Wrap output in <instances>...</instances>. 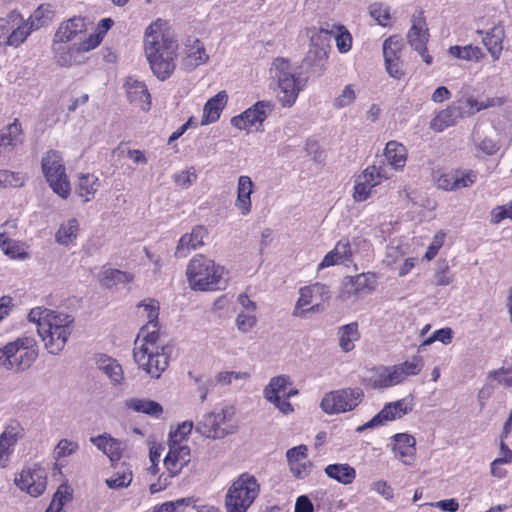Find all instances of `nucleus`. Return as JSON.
<instances>
[{"label":"nucleus","instance_id":"nucleus-1","mask_svg":"<svg viewBox=\"0 0 512 512\" xmlns=\"http://www.w3.org/2000/svg\"><path fill=\"white\" fill-rule=\"evenodd\" d=\"M144 52L154 75L161 81L169 78L175 68L178 43L166 20L158 18L144 34Z\"/></svg>","mask_w":512,"mask_h":512},{"label":"nucleus","instance_id":"nucleus-2","mask_svg":"<svg viewBox=\"0 0 512 512\" xmlns=\"http://www.w3.org/2000/svg\"><path fill=\"white\" fill-rule=\"evenodd\" d=\"M28 320L37 326V333L45 349L52 355L63 351L73 331V317L44 307L32 308Z\"/></svg>","mask_w":512,"mask_h":512},{"label":"nucleus","instance_id":"nucleus-3","mask_svg":"<svg viewBox=\"0 0 512 512\" xmlns=\"http://www.w3.org/2000/svg\"><path fill=\"white\" fill-rule=\"evenodd\" d=\"M133 357L139 368L153 378H159L169 365L170 348L161 341L159 330L140 329Z\"/></svg>","mask_w":512,"mask_h":512},{"label":"nucleus","instance_id":"nucleus-4","mask_svg":"<svg viewBox=\"0 0 512 512\" xmlns=\"http://www.w3.org/2000/svg\"><path fill=\"white\" fill-rule=\"evenodd\" d=\"M271 84L283 107H292L306 82L297 76L296 68L284 58H276L270 68Z\"/></svg>","mask_w":512,"mask_h":512},{"label":"nucleus","instance_id":"nucleus-5","mask_svg":"<svg viewBox=\"0 0 512 512\" xmlns=\"http://www.w3.org/2000/svg\"><path fill=\"white\" fill-rule=\"evenodd\" d=\"M224 268L212 259L198 254L193 257L186 269L190 287L193 290L208 291L225 288Z\"/></svg>","mask_w":512,"mask_h":512},{"label":"nucleus","instance_id":"nucleus-6","mask_svg":"<svg viewBox=\"0 0 512 512\" xmlns=\"http://www.w3.org/2000/svg\"><path fill=\"white\" fill-rule=\"evenodd\" d=\"M37 343L33 337L23 336L0 348V366L6 370L22 372L37 359Z\"/></svg>","mask_w":512,"mask_h":512},{"label":"nucleus","instance_id":"nucleus-7","mask_svg":"<svg viewBox=\"0 0 512 512\" xmlns=\"http://www.w3.org/2000/svg\"><path fill=\"white\" fill-rule=\"evenodd\" d=\"M260 485L256 478L248 473L241 474L229 487L225 496L227 512H247L258 497Z\"/></svg>","mask_w":512,"mask_h":512},{"label":"nucleus","instance_id":"nucleus-8","mask_svg":"<svg viewBox=\"0 0 512 512\" xmlns=\"http://www.w3.org/2000/svg\"><path fill=\"white\" fill-rule=\"evenodd\" d=\"M235 414L231 406L216 407L197 422L195 430L203 437L217 440L233 434L237 426L232 423Z\"/></svg>","mask_w":512,"mask_h":512},{"label":"nucleus","instance_id":"nucleus-9","mask_svg":"<svg viewBox=\"0 0 512 512\" xmlns=\"http://www.w3.org/2000/svg\"><path fill=\"white\" fill-rule=\"evenodd\" d=\"M42 171L52 190L62 198H67L71 188L62 155L55 150L48 151L42 158Z\"/></svg>","mask_w":512,"mask_h":512},{"label":"nucleus","instance_id":"nucleus-10","mask_svg":"<svg viewBox=\"0 0 512 512\" xmlns=\"http://www.w3.org/2000/svg\"><path fill=\"white\" fill-rule=\"evenodd\" d=\"M361 388H344L326 393L320 403L327 414H339L354 410L363 400Z\"/></svg>","mask_w":512,"mask_h":512},{"label":"nucleus","instance_id":"nucleus-11","mask_svg":"<svg viewBox=\"0 0 512 512\" xmlns=\"http://www.w3.org/2000/svg\"><path fill=\"white\" fill-rule=\"evenodd\" d=\"M391 177L392 174L384 164L367 167L355 181L353 192L354 200L357 202L367 200L371 196L374 187L380 185Z\"/></svg>","mask_w":512,"mask_h":512},{"label":"nucleus","instance_id":"nucleus-12","mask_svg":"<svg viewBox=\"0 0 512 512\" xmlns=\"http://www.w3.org/2000/svg\"><path fill=\"white\" fill-rule=\"evenodd\" d=\"M329 293L328 286L321 283H315L301 288L293 315L303 318L309 312L320 311L321 303L329 298Z\"/></svg>","mask_w":512,"mask_h":512},{"label":"nucleus","instance_id":"nucleus-13","mask_svg":"<svg viewBox=\"0 0 512 512\" xmlns=\"http://www.w3.org/2000/svg\"><path fill=\"white\" fill-rule=\"evenodd\" d=\"M413 400L410 398H402L400 400L390 402L368 422L357 427V432H362L366 429L384 426L389 422L395 421L407 415L413 409Z\"/></svg>","mask_w":512,"mask_h":512},{"label":"nucleus","instance_id":"nucleus-14","mask_svg":"<svg viewBox=\"0 0 512 512\" xmlns=\"http://www.w3.org/2000/svg\"><path fill=\"white\" fill-rule=\"evenodd\" d=\"M274 105L270 101H258L241 114L231 119V124L239 129L250 131L254 128L256 131L262 130L265 119L271 114Z\"/></svg>","mask_w":512,"mask_h":512},{"label":"nucleus","instance_id":"nucleus-15","mask_svg":"<svg viewBox=\"0 0 512 512\" xmlns=\"http://www.w3.org/2000/svg\"><path fill=\"white\" fill-rule=\"evenodd\" d=\"M15 485L32 497L42 495L47 487V473L39 465L24 467L15 477Z\"/></svg>","mask_w":512,"mask_h":512},{"label":"nucleus","instance_id":"nucleus-16","mask_svg":"<svg viewBox=\"0 0 512 512\" xmlns=\"http://www.w3.org/2000/svg\"><path fill=\"white\" fill-rule=\"evenodd\" d=\"M24 437V427L16 420H9L0 434V467H7L15 446Z\"/></svg>","mask_w":512,"mask_h":512},{"label":"nucleus","instance_id":"nucleus-17","mask_svg":"<svg viewBox=\"0 0 512 512\" xmlns=\"http://www.w3.org/2000/svg\"><path fill=\"white\" fill-rule=\"evenodd\" d=\"M168 447V453L164 458V466L169 477H175L190 462L191 451L188 445L168 444Z\"/></svg>","mask_w":512,"mask_h":512},{"label":"nucleus","instance_id":"nucleus-18","mask_svg":"<svg viewBox=\"0 0 512 512\" xmlns=\"http://www.w3.org/2000/svg\"><path fill=\"white\" fill-rule=\"evenodd\" d=\"M128 100L147 111L151 106V96L144 82L134 77H127L124 83Z\"/></svg>","mask_w":512,"mask_h":512},{"label":"nucleus","instance_id":"nucleus-19","mask_svg":"<svg viewBox=\"0 0 512 512\" xmlns=\"http://www.w3.org/2000/svg\"><path fill=\"white\" fill-rule=\"evenodd\" d=\"M415 438L407 433H399L393 436V452L403 464L411 465L414 462L416 448Z\"/></svg>","mask_w":512,"mask_h":512},{"label":"nucleus","instance_id":"nucleus-20","mask_svg":"<svg viewBox=\"0 0 512 512\" xmlns=\"http://www.w3.org/2000/svg\"><path fill=\"white\" fill-rule=\"evenodd\" d=\"M254 190V183L247 175H241L237 181V197L234 202L236 209L242 216H247L252 210L251 194Z\"/></svg>","mask_w":512,"mask_h":512},{"label":"nucleus","instance_id":"nucleus-21","mask_svg":"<svg viewBox=\"0 0 512 512\" xmlns=\"http://www.w3.org/2000/svg\"><path fill=\"white\" fill-rule=\"evenodd\" d=\"M207 235V230L203 226H196L192 229L191 233L184 234L176 247V257H186L191 250H195L204 245V237Z\"/></svg>","mask_w":512,"mask_h":512},{"label":"nucleus","instance_id":"nucleus-22","mask_svg":"<svg viewBox=\"0 0 512 512\" xmlns=\"http://www.w3.org/2000/svg\"><path fill=\"white\" fill-rule=\"evenodd\" d=\"M477 33L484 35L482 37V42L484 46L487 48L491 57L494 60H498L503 50L502 44L505 38L504 26L498 23L486 32L478 30Z\"/></svg>","mask_w":512,"mask_h":512},{"label":"nucleus","instance_id":"nucleus-23","mask_svg":"<svg viewBox=\"0 0 512 512\" xmlns=\"http://www.w3.org/2000/svg\"><path fill=\"white\" fill-rule=\"evenodd\" d=\"M90 441L112 461H118L126 448L123 441L113 438L109 434L92 437Z\"/></svg>","mask_w":512,"mask_h":512},{"label":"nucleus","instance_id":"nucleus-24","mask_svg":"<svg viewBox=\"0 0 512 512\" xmlns=\"http://www.w3.org/2000/svg\"><path fill=\"white\" fill-rule=\"evenodd\" d=\"M87 30L86 22L84 18L74 17L66 22H63L54 38V42L68 43L76 39L80 34Z\"/></svg>","mask_w":512,"mask_h":512},{"label":"nucleus","instance_id":"nucleus-25","mask_svg":"<svg viewBox=\"0 0 512 512\" xmlns=\"http://www.w3.org/2000/svg\"><path fill=\"white\" fill-rule=\"evenodd\" d=\"M227 101L228 95L225 91H220L210 98L203 107L201 125H208L216 122L220 118Z\"/></svg>","mask_w":512,"mask_h":512},{"label":"nucleus","instance_id":"nucleus-26","mask_svg":"<svg viewBox=\"0 0 512 512\" xmlns=\"http://www.w3.org/2000/svg\"><path fill=\"white\" fill-rule=\"evenodd\" d=\"M462 115V107L452 104L446 109L440 111L431 120L430 128L436 132H442L446 128L455 125Z\"/></svg>","mask_w":512,"mask_h":512},{"label":"nucleus","instance_id":"nucleus-27","mask_svg":"<svg viewBox=\"0 0 512 512\" xmlns=\"http://www.w3.org/2000/svg\"><path fill=\"white\" fill-rule=\"evenodd\" d=\"M159 310V302L152 298L144 299L137 305V314L147 320L141 329H146L147 332L158 330Z\"/></svg>","mask_w":512,"mask_h":512},{"label":"nucleus","instance_id":"nucleus-28","mask_svg":"<svg viewBox=\"0 0 512 512\" xmlns=\"http://www.w3.org/2000/svg\"><path fill=\"white\" fill-rule=\"evenodd\" d=\"M384 157L389 171L401 170L405 167L407 161V150L405 146L396 141H389L384 150Z\"/></svg>","mask_w":512,"mask_h":512},{"label":"nucleus","instance_id":"nucleus-29","mask_svg":"<svg viewBox=\"0 0 512 512\" xmlns=\"http://www.w3.org/2000/svg\"><path fill=\"white\" fill-rule=\"evenodd\" d=\"M351 257V248L348 240H340L335 247L328 252L322 262L318 265V270L339 265L349 261Z\"/></svg>","mask_w":512,"mask_h":512},{"label":"nucleus","instance_id":"nucleus-30","mask_svg":"<svg viewBox=\"0 0 512 512\" xmlns=\"http://www.w3.org/2000/svg\"><path fill=\"white\" fill-rule=\"evenodd\" d=\"M369 383L373 388H388L400 384V381L394 366H381L372 371Z\"/></svg>","mask_w":512,"mask_h":512},{"label":"nucleus","instance_id":"nucleus-31","mask_svg":"<svg viewBox=\"0 0 512 512\" xmlns=\"http://www.w3.org/2000/svg\"><path fill=\"white\" fill-rule=\"evenodd\" d=\"M332 33L333 31L324 28L314 32L311 35L309 55H313L314 58L319 60L325 59L330 47Z\"/></svg>","mask_w":512,"mask_h":512},{"label":"nucleus","instance_id":"nucleus-32","mask_svg":"<svg viewBox=\"0 0 512 512\" xmlns=\"http://www.w3.org/2000/svg\"><path fill=\"white\" fill-rule=\"evenodd\" d=\"M209 59L204 45L195 40L191 45L187 46L185 57L182 60V65L186 70H193L199 65L206 63Z\"/></svg>","mask_w":512,"mask_h":512},{"label":"nucleus","instance_id":"nucleus-33","mask_svg":"<svg viewBox=\"0 0 512 512\" xmlns=\"http://www.w3.org/2000/svg\"><path fill=\"white\" fill-rule=\"evenodd\" d=\"M124 406L128 410L154 418H159L163 413V408L158 402L144 398H129L125 400Z\"/></svg>","mask_w":512,"mask_h":512},{"label":"nucleus","instance_id":"nucleus-34","mask_svg":"<svg viewBox=\"0 0 512 512\" xmlns=\"http://www.w3.org/2000/svg\"><path fill=\"white\" fill-rule=\"evenodd\" d=\"M325 474L343 485L351 484L356 478V470L348 463L329 464L324 469Z\"/></svg>","mask_w":512,"mask_h":512},{"label":"nucleus","instance_id":"nucleus-35","mask_svg":"<svg viewBox=\"0 0 512 512\" xmlns=\"http://www.w3.org/2000/svg\"><path fill=\"white\" fill-rule=\"evenodd\" d=\"M428 37L429 34L425 21L421 18L415 19L407 35L409 44L417 52H423L426 50Z\"/></svg>","mask_w":512,"mask_h":512},{"label":"nucleus","instance_id":"nucleus-36","mask_svg":"<svg viewBox=\"0 0 512 512\" xmlns=\"http://www.w3.org/2000/svg\"><path fill=\"white\" fill-rule=\"evenodd\" d=\"M0 249L11 259L24 260L28 257L26 245L11 239L5 231L0 232Z\"/></svg>","mask_w":512,"mask_h":512},{"label":"nucleus","instance_id":"nucleus-37","mask_svg":"<svg viewBox=\"0 0 512 512\" xmlns=\"http://www.w3.org/2000/svg\"><path fill=\"white\" fill-rule=\"evenodd\" d=\"M66 43L54 42L53 50L55 52V58L59 65L64 67H70L74 64L80 63L77 45L66 46Z\"/></svg>","mask_w":512,"mask_h":512},{"label":"nucleus","instance_id":"nucleus-38","mask_svg":"<svg viewBox=\"0 0 512 512\" xmlns=\"http://www.w3.org/2000/svg\"><path fill=\"white\" fill-rule=\"evenodd\" d=\"M79 223L77 219L71 218L60 224L57 232L55 233V240L58 244L63 246L75 245L78 237Z\"/></svg>","mask_w":512,"mask_h":512},{"label":"nucleus","instance_id":"nucleus-39","mask_svg":"<svg viewBox=\"0 0 512 512\" xmlns=\"http://www.w3.org/2000/svg\"><path fill=\"white\" fill-rule=\"evenodd\" d=\"M100 187V180L94 174H81L76 187L77 194L84 201L92 200Z\"/></svg>","mask_w":512,"mask_h":512},{"label":"nucleus","instance_id":"nucleus-40","mask_svg":"<svg viewBox=\"0 0 512 512\" xmlns=\"http://www.w3.org/2000/svg\"><path fill=\"white\" fill-rule=\"evenodd\" d=\"M8 36L5 37V40H2V36H0V46H13L18 47L21 45L27 37L35 31L32 29L31 25L22 19L18 25H15L14 28Z\"/></svg>","mask_w":512,"mask_h":512},{"label":"nucleus","instance_id":"nucleus-41","mask_svg":"<svg viewBox=\"0 0 512 512\" xmlns=\"http://www.w3.org/2000/svg\"><path fill=\"white\" fill-rule=\"evenodd\" d=\"M98 278L103 286L112 288L121 283H130L133 281L134 276L131 273L118 269L103 268L99 273Z\"/></svg>","mask_w":512,"mask_h":512},{"label":"nucleus","instance_id":"nucleus-42","mask_svg":"<svg viewBox=\"0 0 512 512\" xmlns=\"http://www.w3.org/2000/svg\"><path fill=\"white\" fill-rule=\"evenodd\" d=\"M290 384V377L287 375H278L272 377L263 390V396L267 401L276 400L278 397H283L285 390Z\"/></svg>","mask_w":512,"mask_h":512},{"label":"nucleus","instance_id":"nucleus-43","mask_svg":"<svg viewBox=\"0 0 512 512\" xmlns=\"http://www.w3.org/2000/svg\"><path fill=\"white\" fill-rule=\"evenodd\" d=\"M360 337L358 324L356 322L344 325L339 330V345L344 352L354 349L355 341Z\"/></svg>","mask_w":512,"mask_h":512},{"label":"nucleus","instance_id":"nucleus-44","mask_svg":"<svg viewBox=\"0 0 512 512\" xmlns=\"http://www.w3.org/2000/svg\"><path fill=\"white\" fill-rule=\"evenodd\" d=\"M99 369L102 370L113 384H120L123 380V370L121 365L110 357L101 356L98 361Z\"/></svg>","mask_w":512,"mask_h":512},{"label":"nucleus","instance_id":"nucleus-45","mask_svg":"<svg viewBox=\"0 0 512 512\" xmlns=\"http://www.w3.org/2000/svg\"><path fill=\"white\" fill-rule=\"evenodd\" d=\"M400 383L405 381L410 376H415L420 373L424 367V361L421 357L415 356L404 363L394 365Z\"/></svg>","mask_w":512,"mask_h":512},{"label":"nucleus","instance_id":"nucleus-46","mask_svg":"<svg viewBox=\"0 0 512 512\" xmlns=\"http://www.w3.org/2000/svg\"><path fill=\"white\" fill-rule=\"evenodd\" d=\"M376 284L375 276L370 273H362L350 279L351 289L355 294L370 293L375 289Z\"/></svg>","mask_w":512,"mask_h":512},{"label":"nucleus","instance_id":"nucleus-47","mask_svg":"<svg viewBox=\"0 0 512 512\" xmlns=\"http://www.w3.org/2000/svg\"><path fill=\"white\" fill-rule=\"evenodd\" d=\"M359 89L355 84L345 85L339 94L333 99V107L336 109H343L352 105L356 98Z\"/></svg>","mask_w":512,"mask_h":512},{"label":"nucleus","instance_id":"nucleus-48","mask_svg":"<svg viewBox=\"0 0 512 512\" xmlns=\"http://www.w3.org/2000/svg\"><path fill=\"white\" fill-rule=\"evenodd\" d=\"M52 16V7L49 4H42L34 11L27 22L31 25L32 29L38 30L47 25L52 20Z\"/></svg>","mask_w":512,"mask_h":512},{"label":"nucleus","instance_id":"nucleus-49","mask_svg":"<svg viewBox=\"0 0 512 512\" xmlns=\"http://www.w3.org/2000/svg\"><path fill=\"white\" fill-rule=\"evenodd\" d=\"M72 497L69 486L61 485L55 492L53 499L45 512H61L64 504Z\"/></svg>","mask_w":512,"mask_h":512},{"label":"nucleus","instance_id":"nucleus-50","mask_svg":"<svg viewBox=\"0 0 512 512\" xmlns=\"http://www.w3.org/2000/svg\"><path fill=\"white\" fill-rule=\"evenodd\" d=\"M330 31H333L336 41V46L339 52L347 53L352 47V37L349 31L344 26H333Z\"/></svg>","mask_w":512,"mask_h":512},{"label":"nucleus","instance_id":"nucleus-51","mask_svg":"<svg viewBox=\"0 0 512 512\" xmlns=\"http://www.w3.org/2000/svg\"><path fill=\"white\" fill-rule=\"evenodd\" d=\"M133 479L132 471L128 468L114 473L110 478L106 479V484L111 489H120L128 487Z\"/></svg>","mask_w":512,"mask_h":512},{"label":"nucleus","instance_id":"nucleus-52","mask_svg":"<svg viewBox=\"0 0 512 512\" xmlns=\"http://www.w3.org/2000/svg\"><path fill=\"white\" fill-rule=\"evenodd\" d=\"M256 325L257 317L255 312H238L235 319V326L239 332L244 334L249 333L255 328Z\"/></svg>","mask_w":512,"mask_h":512},{"label":"nucleus","instance_id":"nucleus-53","mask_svg":"<svg viewBox=\"0 0 512 512\" xmlns=\"http://www.w3.org/2000/svg\"><path fill=\"white\" fill-rule=\"evenodd\" d=\"M193 429L192 421H185L177 426L174 431H170L168 444L186 445L188 435Z\"/></svg>","mask_w":512,"mask_h":512},{"label":"nucleus","instance_id":"nucleus-54","mask_svg":"<svg viewBox=\"0 0 512 512\" xmlns=\"http://www.w3.org/2000/svg\"><path fill=\"white\" fill-rule=\"evenodd\" d=\"M403 47L402 40L397 36H391L384 41L383 55L385 60L400 58V53Z\"/></svg>","mask_w":512,"mask_h":512},{"label":"nucleus","instance_id":"nucleus-55","mask_svg":"<svg viewBox=\"0 0 512 512\" xmlns=\"http://www.w3.org/2000/svg\"><path fill=\"white\" fill-rule=\"evenodd\" d=\"M79 448V445L76 441L62 439L58 442L54 449V458L60 459L64 457H68L75 453Z\"/></svg>","mask_w":512,"mask_h":512},{"label":"nucleus","instance_id":"nucleus-56","mask_svg":"<svg viewBox=\"0 0 512 512\" xmlns=\"http://www.w3.org/2000/svg\"><path fill=\"white\" fill-rule=\"evenodd\" d=\"M22 22V16L16 11L10 12L6 18H0V36L2 40L9 35V31Z\"/></svg>","mask_w":512,"mask_h":512},{"label":"nucleus","instance_id":"nucleus-57","mask_svg":"<svg viewBox=\"0 0 512 512\" xmlns=\"http://www.w3.org/2000/svg\"><path fill=\"white\" fill-rule=\"evenodd\" d=\"M173 180L177 186L187 189L197 180V173L193 167H190L176 173Z\"/></svg>","mask_w":512,"mask_h":512},{"label":"nucleus","instance_id":"nucleus-58","mask_svg":"<svg viewBox=\"0 0 512 512\" xmlns=\"http://www.w3.org/2000/svg\"><path fill=\"white\" fill-rule=\"evenodd\" d=\"M24 183V176L8 170H0V187H17Z\"/></svg>","mask_w":512,"mask_h":512},{"label":"nucleus","instance_id":"nucleus-59","mask_svg":"<svg viewBox=\"0 0 512 512\" xmlns=\"http://www.w3.org/2000/svg\"><path fill=\"white\" fill-rule=\"evenodd\" d=\"M453 281L452 275L449 274V266L446 262H442L434 273V284L438 286H447Z\"/></svg>","mask_w":512,"mask_h":512},{"label":"nucleus","instance_id":"nucleus-60","mask_svg":"<svg viewBox=\"0 0 512 512\" xmlns=\"http://www.w3.org/2000/svg\"><path fill=\"white\" fill-rule=\"evenodd\" d=\"M290 471L298 479H305L312 470L313 464L309 460L289 464Z\"/></svg>","mask_w":512,"mask_h":512},{"label":"nucleus","instance_id":"nucleus-61","mask_svg":"<svg viewBox=\"0 0 512 512\" xmlns=\"http://www.w3.org/2000/svg\"><path fill=\"white\" fill-rule=\"evenodd\" d=\"M445 237L446 234L442 231H439L434 235L432 242L424 255V258L426 260L430 261L437 255L439 249L443 246L445 242Z\"/></svg>","mask_w":512,"mask_h":512},{"label":"nucleus","instance_id":"nucleus-62","mask_svg":"<svg viewBox=\"0 0 512 512\" xmlns=\"http://www.w3.org/2000/svg\"><path fill=\"white\" fill-rule=\"evenodd\" d=\"M504 219H512V203L496 206L491 210V223L498 224Z\"/></svg>","mask_w":512,"mask_h":512},{"label":"nucleus","instance_id":"nucleus-63","mask_svg":"<svg viewBox=\"0 0 512 512\" xmlns=\"http://www.w3.org/2000/svg\"><path fill=\"white\" fill-rule=\"evenodd\" d=\"M307 451L308 448L306 445H299L296 447L290 448L286 452L287 461L289 464L299 462V461H305L307 459Z\"/></svg>","mask_w":512,"mask_h":512},{"label":"nucleus","instance_id":"nucleus-64","mask_svg":"<svg viewBox=\"0 0 512 512\" xmlns=\"http://www.w3.org/2000/svg\"><path fill=\"white\" fill-rule=\"evenodd\" d=\"M457 189L466 188L473 185L477 180V173L469 170L461 174L455 173Z\"/></svg>","mask_w":512,"mask_h":512}]
</instances>
